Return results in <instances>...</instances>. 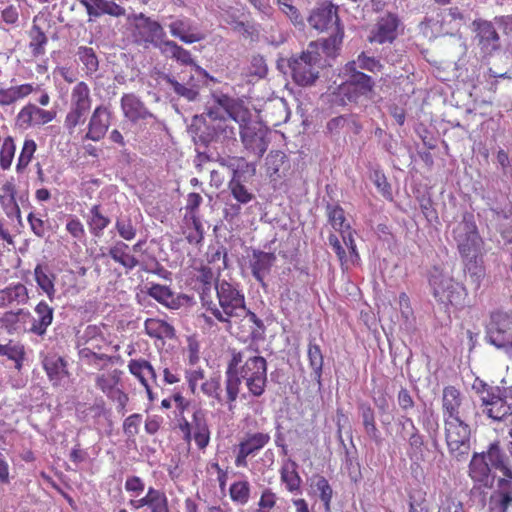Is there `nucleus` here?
Masks as SVG:
<instances>
[{
  "mask_svg": "<svg viewBox=\"0 0 512 512\" xmlns=\"http://www.w3.org/2000/svg\"><path fill=\"white\" fill-rule=\"evenodd\" d=\"M486 339L497 348H512V313L492 312L486 325Z\"/></svg>",
  "mask_w": 512,
  "mask_h": 512,
  "instance_id": "nucleus-9",
  "label": "nucleus"
},
{
  "mask_svg": "<svg viewBox=\"0 0 512 512\" xmlns=\"http://www.w3.org/2000/svg\"><path fill=\"white\" fill-rule=\"evenodd\" d=\"M276 259V255L274 253L260 250H253L252 255L249 257L251 273L263 286L265 285L264 279L270 273Z\"/></svg>",
  "mask_w": 512,
  "mask_h": 512,
  "instance_id": "nucleus-22",
  "label": "nucleus"
},
{
  "mask_svg": "<svg viewBox=\"0 0 512 512\" xmlns=\"http://www.w3.org/2000/svg\"><path fill=\"white\" fill-rule=\"evenodd\" d=\"M428 510L425 493L415 491L410 495L409 512H425Z\"/></svg>",
  "mask_w": 512,
  "mask_h": 512,
  "instance_id": "nucleus-63",
  "label": "nucleus"
},
{
  "mask_svg": "<svg viewBox=\"0 0 512 512\" xmlns=\"http://www.w3.org/2000/svg\"><path fill=\"white\" fill-rule=\"evenodd\" d=\"M56 116V110H47L33 102H28L16 114L14 124L17 129L26 131L32 128H40L54 121Z\"/></svg>",
  "mask_w": 512,
  "mask_h": 512,
  "instance_id": "nucleus-10",
  "label": "nucleus"
},
{
  "mask_svg": "<svg viewBox=\"0 0 512 512\" xmlns=\"http://www.w3.org/2000/svg\"><path fill=\"white\" fill-rule=\"evenodd\" d=\"M215 290L219 306L209 299V295L201 292V302L212 315L222 323L230 322L232 317H240L241 312L246 311L244 294L234 285L226 280L217 281Z\"/></svg>",
  "mask_w": 512,
  "mask_h": 512,
  "instance_id": "nucleus-2",
  "label": "nucleus"
},
{
  "mask_svg": "<svg viewBox=\"0 0 512 512\" xmlns=\"http://www.w3.org/2000/svg\"><path fill=\"white\" fill-rule=\"evenodd\" d=\"M315 487L319 492V497L324 504L325 512H331V500L333 496V490L328 480L323 476H317L315 481Z\"/></svg>",
  "mask_w": 512,
  "mask_h": 512,
  "instance_id": "nucleus-51",
  "label": "nucleus"
},
{
  "mask_svg": "<svg viewBox=\"0 0 512 512\" xmlns=\"http://www.w3.org/2000/svg\"><path fill=\"white\" fill-rule=\"evenodd\" d=\"M491 512H506L512 505V478L503 476L498 479L497 491L490 498Z\"/></svg>",
  "mask_w": 512,
  "mask_h": 512,
  "instance_id": "nucleus-24",
  "label": "nucleus"
},
{
  "mask_svg": "<svg viewBox=\"0 0 512 512\" xmlns=\"http://www.w3.org/2000/svg\"><path fill=\"white\" fill-rule=\"evenodd\" d=\"M359 415L362 419V424L367 436L376 443L381 442L380 431L376 427L374 410L370 404L360 402L358 404Z\"/></svg>",
  "mask_w": 512,
  "mask_h": 512,
  "instance_id": "nucleus-31",
  "label": "nucleus"
},
{
  "mask_svg": "<svg viewBox=\"0 0 512 512\" xmlns=\"http://www.w3.org/2000/svg\"><path fill=\"white\" fill-rule=\"evenodd\" d=\"M144 326L150 337L157 339H172L175 337L174 327L164 320L149 318L145 321Z\"/></svg>",
  "mask_w": 512,
  "mask_h": 512,
  "instance_id": "nucleus-38",
  "label": "nucleus"
},
{
  "mask_svg": "<svg viewBox=\"0 0 512 512\" xmlns=\"http://www.w3.org/2000/svg\"><path fill=\"white\" fill-rule=\"evenodd\" d=\"M122 372L118 369H114L110 374L97 375L96 386L101 389L104 393L109 395L114 392V388L120 382Z\"/></svg>",
  "mask_w": 512,
  "mask_h": 512,
  "instance_id": "nucleus-48",
  "label": "nucleus"
},
{
  "mask_svg": "<svg viewBox=\"0 0 512 512\" xmlns=\"http://www.w3.org/2000/svg\"><path fill=\"white\" fill-rule=\"evenodd\" d=\"M397 403L404 413L415 407V401L407 388L402 387L397 394Z\"/></svg>",
  "mask_w": 512,
  "mask_h": 512,
  "instance_id": "nucleus-62",
  "label": "nucleus"
},
{
  "mask_svg": "<svg viewBox=\"0 0 512 512\" xmlns=\"http://www.w3.org/2000/svg\"><path fill=\"white\" fill-rule=\"evenodd\" d=\"M245 315L250 322H252L256 328L251 331V337L254 340H259L263 337L265 331V325L263 321L257 317V315L246 308L245 312H241V316Z\"/></svg>",
  "mask_w": 512,
  "mask_h": 512,
  "instance_id": "nucleus-61",
  "label": "nucleus"
},
{
  "mask_svg": "<svg viewBox=\"0 0 512 512\" xmlns=\"http://www.w3.org/2000/svg\"><path fill=\"white\" fill-rule=\"evenodd\" d=\"M405 440H407L409 449L408 456L412 460H422L423 459V447H424V438L420 434V432H415L408 437L403 436Z\"/></svg>",
  "mask_w": 512,
  "mask_h": 512,
  "instance_id": "nucleus-49",
  "label": "nucleus"
},
{
  "mask_svg": "<svg viewBox=\"0 0 512 512\" xmlns=\"http://www.w3.org/2000/svg\"><path fill=\"white\" fill-rule=\"evenodd\" d=\"M453 236L462 259L482 252L483 241L476 226H456Z\"/></svg>",
  "mask_w": 512,
  "mask_h": 512,
  "instance_id": "nucleus-14",
  "label": "nucleus"
},
{
  "mask_svg": "<svg viewBox=\"0 0 512 512\" xmlns=\"http://www.w3.org/2000/svg\"><path fill=\"white\" fill-rule=\"evenodd\" d=\"M257 351L252 346L242 351L231 350V359L225 371V390L227 401L234 402L240 392V385L245 383L249 393L261 397L267 385V361L258 355H249Z\"/></svg>",
  "mask_w": 512,
  "mask_h": 512,
  "instance_id": "nucleus-1",
  "label": "nucleus"
},
{
  "mask_svg": "<svg viewBox=\"0 0 512 512\" xmlns=\"http://www.w3.org/2000/svg\"><path fill=\"white\" fill-rule=\"evenodd\" d=\"M309 25L317 31L323 32L330 28L340 26L337 8L332 4L322 5L312 10L308 17Z\"/></svg>",
  "mask_w": 512,
  "mask_h": 512,
  "instance_id": "nucleus-20",
  "label": "nucleus"
},
{
  "mask_svg": "<svg viewBox=\"0 0 512 512\" xmlns=\"http://www.w3.org/2000/svg\"><path fill=\"white\" fill-rule=\"evenodd\" d=\"M400 19L396 14L386 13L373 26L369 41L378 44L392 43L398 36Z\"/></svg>",
  "mask_w": 512,
  "mask_h": 512,
  "instance_id": "nucleus-16",
  "label": "nucleus"
},
{
  "mask_svg": "<svg viewBox=\"0 0 512 512\" xmlns=\"http://www.w3.org/2000/svg\"><path fill=\"white\" fill-rule=\"evenodd\" d=\"M162 47L160 52L163 56L172 58L181 65L196 66L190 51L178 45L175 41L168 40Z\"/></svg>",
  "mask_w": 512,
  "mask_h": 512,
  "instance_id": "nucleus-32",
  "label": "nucleus"
},
{
  "mask_svg": "<svg viewBox=\"0 0 512 512\" xmlns=\"http://www.w3.org/2000/svg\"><path fill=\"white\" fill-rule=\"evenodd\" d=\"M442 408L444 419L470 418L474 413V403L463 400L461 393L454 386L443 389Z\"/></svg>",
  "mask_w": 512,
  "mask_h": 512,
  "instance_id": "nucleus-11",
  "label": "nucleus"
},
{
  "mask_svg": "<svg viewBox=\"0 0 512 512\" xmlns=\"http://www.w3.org/2000/svg\"><path fill=\"white\" fill-rule=\"evenodd\" d=\"M280 11L284 13L294 25H303V17L293 0H275Z\"/></svg>",
  "mask_w": 512,
  "mask_h": 512,
  "instance_id": "nucleus-52",
  "label": "nucleus"
},
{
  "mask_svg": "<svg viewBox=\"0 0 512 512\" xmlns=\"http://www.w3.org/2000/svg\"><path fill=\"white\" fill-rule=\"evenodd\" d=\"M149 509L151 512H170L166 495L153 487H150Z\"/></svg>",
  "mask_w": 512,
  "mask_h": 512,
  "instance_id": "nucleus-53",
  "label": "nucleus"
},
{
  "mask_svg": "<svg viewBox=\"0 0 512 512\" xmlns=\"http://www.w3.org/2000/svg\"><path fill=\"white\" fill-rule=\"evenodd\" d=\"M345 71L350 74L349 79L340 86V93L343 94L348 101L356 102L360 97L370 98L375 83L373 79L356 69V62L351 61L345 65Z\"/></svg>",
  "mask_w": 512,
  "mask_h": 512,
  "instance_id": "nucleus-8",
  "label": "nucleus"
},
{
  "mask_svg": "<svg viewBox=\"0 0 512 512\" xmlns=\"http://www.w3.org/2000/svg\"><path fill=\"white\" fill-rule=\"evenodd\" d=\"M149 295L158 302L169 305V301L172 300L173 294L167 286L155 284L149 289Z\"/></svg>",
  "mask_w": 512,
  "mask_h": 512,
  "instance_id": "nucleus-59",
  "label": "nucleus"
},
{
  "mask_svg": "<svg viewBox=\"0 0 512 512\" xmlns=\"http://www.w3.org/2000/svg\"><path fill=\"white\" fill-rule=\"evenodd\" d=\"M203 198L199 193H189L186 199L184 221L185 224H201L202 216L200 215L199 208Z\"/></svg>",
  "mask_w": 512,
  "mask_h": 512,
  "instance_id": "nucleus-39",
  "label": "nucleus"
},
{
  "mask_svg": "<svg viewBox=\"0 0 512 512\" xmlns=\"http://www.w3.org/2000/svg\"><path fill=\"white\" fill-rule=\"evenodd\" d=\"M79 60L84 65V69L87 75L94 74L99 67L98 58L91 47L81 46L78 48Z\"/></svg>",
  "mask_w": 512,
  "mask_h": 512,
  "instance_id": "nucleus-46",
  "label": "nucleus"
},
{
  "mask_svg": "<svg viewBox=\"0 0 512 512\" xmlns=\"http://www.w3.org/2000/svg\"><path fill=\"white\" fill-rule=\"evenodd\" d=\"M229 189L233 197L240 203L246 204L253 199V194L248 191L246 186L240 181V176L235 170L232 179L229 182Z\"/></svg>",
  "mask_w": 512,
  "mask_h": 512,
  "instance_id": "nucleus-44",
  "label": "nucleus"
},
{
  "mask_svg": "<svg viewBox=\"0 0 512 512\" xmlns=\"http://www.w3.org/2000/svg\"><path fill=\"white\" fill-rule=\"evenodd\" d=\"M42 364L49 379L53 381L54 384H57L67 374L66 362L60 356H46L44 357Z\"/></svg>",
  "mask_w": 512,
  "mask_h": 512,
  "instance_id": "nucleus-37",
  "label": "nucleus"
},
{
  "mask_svg": "<svg viewBox=\"0 0 512 512\" xmlns=\"http://www.w3.org/2000/svg\"><path fill=\"white\" fill-rule=\"evenodd\" d=\"M357 62L361 69L372 73L380 72L383 69L380 60L375 57L367 56L365 52H361L358 55Z\"/></svg>",
  "mask_w": 512,
  "mask_h": 512,
  "instance_id": "nucleus-58",
  "label": "nucleus"
},
{
  "mask_svg": "<svg viewBox=\"0 0 512 512\" xmlns=\"http://www.w3.org/2000/svg\"><path fill=\"white\" fill-rule=\"evenodd\" d=\"M472 389L480 396L483 413L494 421H503L512 424V402L502 398L500 386H492L476 378Z\"/></svg>",
  "mask_w": 512,
  "mask_h": 512,
  "instance_id": "nucleus-3",
  "label": "nucleus"
},
{
  "mask_svg": "<svg viewBox=\"0 0 512 512\" xmlns=\"http://www.w3.org/2000/svg\"><path fill=\"white\" fill-rule=\"evenodd\" d=\"M286 155L279 150H272L269 152L266 158V164L268 169L273 173H277L284 162Z\"/></svg>",
  "mask_w": 512,
  "mask_h": 512,
  "instance_id": "nucleus-64",
  "label": "nucleus"
},
{
  "mask_svg": "<svg viewBox=\"0 0 512 512\" xmlns=\"http://www.w3.org/2000/svg\"><path fill=\"white\" fill-rule=\"evenodd\" d=\"M226 112L233 121L239 124V129L243 127V124L252 121L250 111L239 100H236Z\"/></svg>",
  "mask_w": 512,
  "mask_h": 512,
  "instance_id": "nucleus-50",
  "label": "nucleus"
},
{
  "mask_svg": "<svg viewBox=\"0 0 512 512\" xmlns=\"http://www.w3.org/2000/svg\"><path fill=\"white\" fill-rule=\"evenodd\" d=\"M470 418L444 419L445 438L449 454L457 461L467 459L471 450Z\"/></svg>",
  "mask_w": 512,
  "mask_h": 512,
  "instance_id": "nucleus-4",
  "label": "nucleus"
},
{
  "mask_svg": "<svg viewBox=\"0 0 512 512\" xmlns=\"http://www.w3.org/2000/svg\"><path fill=\"white\" fill-rule=\"evenodd\" d=\"M30 318V312L24 309L6 311L0 315V324L8 334L25 331V324Z\"/></svg>",
  "mask_w": 512,
  "mask_h": 512,
  "instance_id": "nucleus-28",
  "label": "nucleus"
},
{
  "mask_svg": "<svg viewBox=\"0 0 512 512\" xmlns=\"http://www.w3.org/2000/svg\"><path fill=\"white\" fill-rule=\"evenodd\" d=\"M120 103L124 117L133 123H139L152 117L145 104L133 93L124 94Z\"/></svg>",
  "mask_w": 512,
  "mask_h": 512,
  "instance_id": "nucleus-23",
  "label": "nucleus"
},
{
  "mask_svg": "<svg viewBox=\"0 0 512 512\" xmlns=\"http://www.w3.org/2000/svg\"><path fill=\"white\" fill-rule=\"evenodd\" d=\"M270 441V436L267 433L257 432L248 433L245 438L239 443L238 454L235 459L237 467H246V458L250 455L256 454Z\"/></svg>",
  "mask_w": 512,
  "mask_h": 512,
  "instance_id": "nucleus-19",
  "label": "nucleus"
},
{
  "mask_svg": "<svg viewBox=\"0 0 512 512\" xmlns=\"http://www.w3.org/2000/svg\"><path fill=\"white\" fill-rule=\"evenodd\" d=\"M463 262L465 271L468 273L472 283L475 286V289H478L483 278L485 277L482 252L463 258Z\"/></svg>",
  "mask_w": 512,
  "mask_h": 512,
  "instance_id": "nucleus-34",
  "label": "nucleus"
},
{
  "mask_svg": "<svg viewBox=\"0 0 512 512\" xmlns=\"http://www.w3.org/2000/svg\"><path fill=\"white\" fill-rule=\"evenodd\" d=\"M113 119L114 113L109 105H97L89 117L84 139L94 142L104 139Z\"/></svg>",
  "mask_w": 512,
  "mask_h": 512,
  "instance_id": "nucleus-13",
  "label": "nucleus"
},
{
  "mask_svg": "<svg viewBox=\"0 0 512 512\" xmlns=\"http://www.w3.org/2000/svg\"><path fill=\"white\" fill-rule=\"evenodd\" d=\"M36 90L37 87L33 83L0 88V107L11 106L18 101L24 100Z\"/></svg>",
  "mask_w": 512,
  "mask_h": 512,
  "instance_id": "nucleus-26",
  "label": "nucleus"
},
{
  "mask_svg": "<svg viewBox=\"0 0 512 512\" xmlns=\"http://www.w3.org/2000/svg\"><path fill=\"white\" fill-rule=\"evenodd\" d=\"M167 82L171 85L177 95L182 96L189 101L195 100L198 96L197 90L192 87H186L170 77L167 78Z\"/></svg>",
  "mask_w": 512,
  "mask_h": 512,
  "instance_id": "nucleus-60",
  "label": "nucleus"
},
{
  "mask_svg": "<svg viewBox=\"0 0 512 512\" xmlns=\"http://www.w3.org/2000/svg\"><path fill=\"white\" fill-rule=\"evenodd\" d=\"M34 276L40 289L47 294L50 300H53L56 292L54 286L56 277L49 266L38 264L34 269Z\"/></svg>",
  "mask_w": 512,
  "mask_h": 512,
  "instance_id": "nucleus-33",
  "label": "nucleus"
},
{
  "mask_svg": "<svg viewBox=\"0 0 512 512\" xmlns=\"http://www.w3.org/2000/svg\"><path fill=\"white\" fill-rule=\"evenodd\" d=\"M468 475L474 482L475 487H493L495 475L492 473V467L483 453L473 454L468 467Z\"/></svg>",
  "mask_w": 512,
  "mask_h": 512,
  "instance_id": "nucleus-17",
  "label": "nucleus"
},
{
  "mask_svg": "<svg viewBox=\"0 0 512 512\" xmlns=\"http://www.w3.org/2000/svg\"><path fill=\"white\" fill-rule=\"evenodd\" d=\"M249 491V483L246 481H239L231 485L230 496L233 501L245 504L249 499Z\"/></svg>",
  "mask_w": 512,
  "mask_h": 512,
  "instance_id": "nucleus-55",
  "label": "nucleus"
},
{
  "mask_svg": "<svg viewBox=\"0 0 512 512\" xmlns=\"http://www.w3.org/2000/svg\"><path fill=\"white\" fill-rule=\"evenodd\" d=\"M482 453L486 456V460L492 468L502 472L503 476L512 478V468L508 465L509 459L501 448L499 441L490 443L487 450Z\"/></svg>",
  "mask_w": 512,
  "mask_h": 512,
  "instance_id": "nucleus-25",
  "label": "nucleus"
},
{
  "mask_svg": "<svg viewBox=\"0 0 512 512\" xmlns=\"http://www.w3.org/2000/svg\"><path fill=\"white\" fill-rule=\"evenodd\" d=\"M86 9L89 20H94L104 15L105 0H78Z\"/></svg>",
  "mask_w": 512,
  "mask_h": 512,
  "instance_id": "nucleus-54",
  "label": "nucleus"
},
{
  "mask_svg": "<svg viewBox=\"0 0 512 512\" xmlns=\"http://www.w3.org/2000/svg\"><path fill=\"white\" fill-rule=\"evenodd\" d=\"M92 95L88 84L84 81L77 82L70 93V107L64 118V127L69 133L85 123L87 115L92 108Z\"/></svg>",
  "mask_w": 512,
  "mask_h": 512,
  "instance_id": "nucleus-5",
  "label": "nucleus"
},
{
  "mask_svg": "<svg viewBox=\"0 0 512 512\" xmlns=\"http://www.w3.org/2000/svg\"><path fill=\"white\" fill-rule=\"evenodd\" d=\"M429 284L434 297L441 303L453 306L464 305L467 296L465 287L434 267L429 273Z\"/></svg>",
  "mask_w": 512,
  "mask_h": 512,
  "instance_id": "nucleus-6",
  "label": "nucleus"
},
{
  "mask_svg": "<svg viewBox=\"0 0 512 512\" xmlns=\"http://www.w3.org/2000/svg\"><path fill=\"white\" fill-rule=\"evenodd\" d=\"M477 44L486 55H492L500 49V36L491 21L476 19L472 23Z\"/></svg>",
  "mask_w": 512,
  "mask_h": 512,
  "instance_id": "nucleus-15",
  "label": "nucleus"
},
{
  "mask_svg": "<svg viewBox=\"0 0 512 512\" xmlns=\"http://www.w3.org/2000/svg\"><path fill=\"white\" fill-rule=\"evenodd\" d=\"M37 150V144L32 138H25L16 163V172L21 174L31 163Z\"/></svg>",
  "mask_w": 512,
  "mask_h": 512,
  "instance_id": "nucleus-41",
  "label": "nucleus"
},
{
  "mask_svg": "<svg viewBox=\"0 0 512 512\" xmlns=\"http://www.w3.org/2000/svg\"><path fill=\"white\" fill-rule=\"evenodd\" d=\"M292 465L293 467H296L295 462H293ZM281 479L286 484L289 491L294 492L300 489L301 478L295 468L289 471L283 467L281 470Z\"/></svg>",
  "mask_w": 512,
  "mask_h": 512,
  "instance_id": "nucleus-56",
  "label": "nucleus"
},
{
  "mask_svg": "<svg viewBox=\"0 0 512 512\" xmlns=\"http://www.w3.org/2000/svg\"><path fill=\"white\" fill-rule=\"evenodd\" d=\"M344 36L343 27L337 26L335 33L329 38L325 39L322 43V50L328 57H335L339 51Z\"/></svg>",
  "mask_w": 512,
  "mask_h": 512,
  "instance_id": "nucleus-47",
  "label": "nucleus"
},
{
  "mask_svg": "<svg viewBox=\"0 0 512 512\" xmlns=\"http://www.w3.org/2000/svg\"><path fill=\"white\" fill-rule=\"evenodd\" d=\"M104 338L99 334L96 326L89 325L83 335L78 339V347L85 345L89 349L96 351L102 348Z\"/></svg>",
  "mask_w": 512,
  "mask_h": 512,
  "instance_id": "nucleus-43",
  "label": "nucleus"
},
{
  "mask_svg": "<svg viewBox=\"0 0 512 512\" xmlns=\"http://www.w3.org/2000/svg\"><path fill=\"white\" fill-rule=\"evenodd\" d=\"M142 20L143 21L137 25V42L143 43L145 46L151 44L161 51L163 44L168 41L163 27L159 22L148 17L142 16Z\"/></svg>",
  "mask_w": 512,
  "mask_h": 512,
  "instance_id": "nucleus-18",
  "label": "nucleus"
},
{
  "mask_svg": "<svg viewBox=\"0 0 512 512\" xmlns=\"http://www.w3.org/2000/svg\"><path fill=\"white\" fill-rule=\"evenodd\" d=\"M192 428L194 430V440L199 449H204L210 441V431L202 410H196L193 413Z\"/></svg>",
  "mask_w": 512,
  "mask_h": 512,
  "instance_id": "nucleus-35",
  "label": "nucleus"
},
{
  "mask_svg": "<svg viewBox=\"0 0 512 512\" xmlns=\"http://www.w3.org/2000/svg\"><path fill=\"white\" fill-rule=\"evenodd\" d=\"M16 185L13 177L0 180V203L5 207L16 205Z\"/></svg>",
  "mask_w": 512,
  "mask_h": 512,
  "instance_id": "nucleus-45",
  "label": "nucleus"
},
{
  "mask_svg": "<svg viewBox=\"0 0 512 512\" xmlns=\"http://www.w3.org/2000/svg\"><path fill=\"white\" fill-rule=\"evenodd\" d=\"M319 46L311 42L302 54L290 62L292 77L301 86L314 83L318 78V63L320 62Z\"/></svg>",
  "mask_w": 512,
  "mask_h": 512,
  "instance_id": "nucleus-7",
  "label": "nucleus"
},
{
  "mask_svg": "<svg viewBox=\"0 0 512 512\" xmlns=\"http://www.w3.org/2000/svg\"><path fill=\"white\" fill-rule=\"evenodd\" d=\"M28 299L27 288L21 283L0 290V307L23 305Z\"/></svg>",
  "mask_w": 512,
  "mask_h": 512,
  "instance_id": "nucleus-30",
  "label": "nucleus"
},
{
  "mask_svg": "<svg viewBox=\"0 0 512 512\" xmlns=\"http://www.w3.org/2000/svg\"><path fill=\"white\" fill-rule=\"evenodd\" d=\"M307 354L309 359V365L312 369L311 376L316 381L318 389L320 390L322 388V372L324 363L322 351L319 345L310 341L308 345Z\"/></svg>",
  "mask_w": 512,
  "mask_h": 512,
  "instance_id": "nucleus-36",
  "label": "nucleus"
},
{
  "mask_svg": "<svg viewBox=\"0 0 512 512\" xmlns=\"http://www.w3.org/2000/svg\"><path fill=\"white\" fill-rule=\"evenodd\" d=\"M16 152V143L12 136L4 137L0 145V169L9 170L12 166Z\"/></svg>",
  "mask_w": 512,
  "mask_h": 512,
  "instance_id": "nucleus-42",
  "label": "nucleus"
},
{
  "mask_svg": "<svg viewBox=\"0 0 512 512\" xmlns=\"http://www.w3.org/2000/svg\"><path fill=\"white\" fill-rule=\"evenodd\" d=\"M168 28L173 37L180 39L186 44L200 42L205 38V35L187 17L174 19L168 25Z\"/></svg>",
  "mask_w": 512,
  "mask_h": 512,
  "instance_id": "nucleus-21",
  "label": "nucleus"
},
{
  "mask_svg": "<svg viewBox=\"0 0 512 512\" xmlns=\"http://www.w3.org/2000/svg\"><path fill=\"white\" fill-rule=\"evenodd\" d=\"M373 182L377 187L378 191L382 194L385 199L392 200V188L390 183L387 181L385 174L382 171L376 170L373 174Z\"/></svg>",
  "mask_w": 512,
  "mask_h": 512,
  "instance_id": "nucleus-57",
  "label": "nucleus"
},
{
  "mask_svg": "<svg viewBox=\"0 0 512 512\" xmlns=\"http://www.w3.org/2000/svg\"><path fill=\"white\" fill-rule=\"evenodd\" d=\"M268 132L267 127L253 120L248 124H243L240 129V137L245 149L258 158H262L269 145Z\"/></svg>",
  "mask_w": 512,
  "mask_h": 512,
  "instance_id": "nucleus-12",
  "label": "nucleus"
},
{
  "mask_svg": "<svg viewBox=\"0 0 512 512\" xmlns=\"http://www.w3.org/2000/svg\"><path fill=\"white\" fill-rule=\"evenodd\" d=\"M29 36V49L33 57L43 56L46 52V45L48 43V37L45 29L39 24V16H34L32 20V26L28 32Z\"/></svg>",
  "mask_w": 512,
  "mask_h": 512,
  "instance_id": "nucleus-27",
  "label": "nucleus"
},
{
  "mask_svg": "<svg viewBox=\"0 0 512 512\" xmlns=\"http://www.w3.org/2000/svg\"><path fill=\"white\" fill-rule=\"evenodd\" d=\"M34 312L37 317L33 318L29 331L38 336H43L53 321L54 310L46 302L41 301L36 305Z\"/></svg>",
  "mask_w": 512,
  "mask_h": 512,
  "instance_id": "nucleus-29",
  "label": "nucleus"
},
{
  "mask_svg": "<svg viewBox=\"0 0 512 512\" xmlns=\"http://www.w3.org/2000/svg\"><path fill=\"white\" fill-rule=\"evenodd\" d=\"M128 245L123 242H117L113 247L109 249V256L116 262L120 263L127 269H133L138 265V260L127 253Z\"/></svg>",
  "mask_w": 512,
  "mask_h": 512,
  "instance_id": "nucleus-40",
  "label": "nucleus"
}]
</instances>
